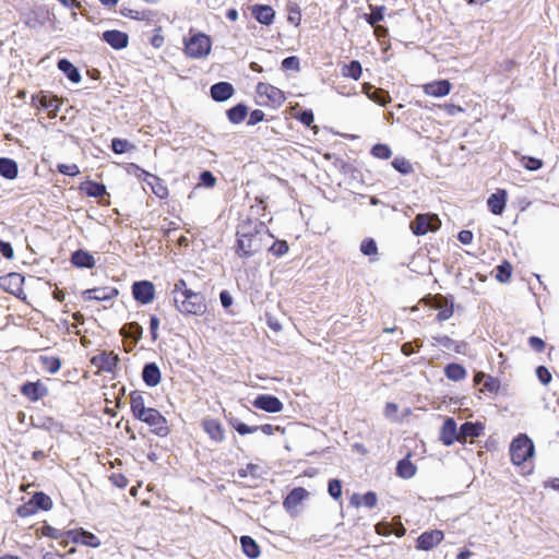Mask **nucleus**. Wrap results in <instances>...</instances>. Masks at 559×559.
Listing matches in <instances>:
<instances>
[{"label": "nucleus", "mask_w": 559, "mask_h": 559, "mask_svg": "<svg viewBox=\"0 0 559 559\" xmlns=\"http://www.w3.org/2000/svg\"><path fill=\"white\" fill-rule=\"evenodd\" d=\"M269 235L265 225L257 219H243L237 227L236 253L240 258H250L264 248Z\"/></svg>", "instance_id": "nucleus-1"}, {"label": "nucleus", "mask_w": 559, "mask_h": 559, "mask_svg": "<svg viewBox=\"0 0 559 559\" xmlns=\"http://www.w3.org/2000/svg\"><path fill=\"white\" fill-rule=\"evenodd\" d=\"M174 302L176 309L186 316H202L206 311L205 298L202 294L193 290L183 296L176 297Z\"/></svg>", "instance_id": "nucleus-2"}, {"label": "nucleus", "mask_w": 559, "mask_h": 559, "mask_svg": "<svg viewBox=\"0 0 559 559\" xmlns=\"http://www.w3.org/2000/svg\"><path fill=\"white\" fill-rule=\"evenodd\" d=\"M211 49V37L204 33L193 34L185 40V52L192 59H202L207 57Z\"/></svg>", "instance_id": "nucleus-3"}, {"label": "nucleus", "mask_w": 559, "mask_h": 559, "mask_svg": "<svg viewBox=\"0 0 559 559\" xmlns=\"http://www.w3.org/2000/svg\"><path fill=\"white\" fill-rule=\"evenodd\" d=\"M511 461L521 465L534 455V443L526 435H519L510 445Z\"/></svg>", "instance_id": "nucleus-4"}, {"label": "nucleus", "mask_w": 559, "mask_h": 559, "mask_svg": "<svg viewBox=\"0 0 559 559\" xmlns=\"http://www.w3.org/2000/svg\"><path fill=\"white\" fill-rule=\"evenodd\" d=\"M441 222L436 214H418L411 223V229L416 236H424L440 228Z\"/></svg>", "instance_id": "nucleus-5"}, {"label": "nucleus", "mask_w": 559, "mask_h": 559, "mask_svg": "<svg viewBox=\"0 0 559 559\" xmlns=\"http://www.w3.org/2000/svg\"><path fill=\"white\" fill-rule=\"evenodd\" d=\"M138 419L147 424L152 431L159 437H166L169 433L166 418L155 408H147Z\"/></svg>", "instance_id": "nucleus-6"}, {"label": "nucleus", "mask_w": 559, "mask_h": 559, "mask_svg": "<svg viewBox=\"0 0 559 559\" xmlns=\"http://www.w3.org/2000/svg\"><path fill=\"white\" fill-rule=\"evenodd\" d=\"M257 93L261 98H266V102H263L266 105L281 106L285 102L284 93L280 88L267 83H259L257 86Z\"/></svg>", "instance_id": "nucleus-7"}, {"label": "nucleus", "mask_w": 559, "mask_h": 559, "mask_svg": "<svg viewBox=\"0 0 559 559\" xmlns=\"http://www.w3.org/2000/svg\"><path fill=\"white\" fill-rule=\"evenodd\" d=\"M132 295L136 301L147 305L155 298V287L150 281L134 282L132 285Z\"/></svg>", "instance_id": "nucleus-8"}, {"label": "nucleus", "mask_w": 559, "mask_h": 559, "mask_svg": "<svg viewBox=\"0 0 559 559\" xmlns=\"http://www.w3.org/2000/svg\"><path fill=\"white\" fill-rule=\"evenodd\" d=\"M67 538L74 544H82L93 548H98L102 545L100 539L95 534L83 528L67 531Z\"/></svg>", "instance_id": "nucleus-9"}, {"label": "nucleus", "mask_w": 559, "mask_h": 559, "mask_svg": "<svg viewBox=\"0 0 559 559\" xmlns=\"http://www.w3.org/2000/svg\"><path fill=\"white\" fill-rule=\"evenodd\" d=\"M119 361L118 355L112 352L99 353L91 359V362L98 368L100 371L112 372Z\"/></svg>", "instance_id": "nucleus-10"}, {"label": "nucleus", "mask_w": 559, "mask_h": 559, "mask_svg": "<svg viewBox=\"0 0 559 559\" xmlns=\"http://www.w3.org/2000/svg\"><path fill=\"white\" fill-rule=\"evenodd\" d=\"M444 534L440 530L424 532L417 538L416 548L419 550H430L442 542Z\"/></svg>", "instance_id": "nucleus-11"}, {"label": "nucleus", "mask_w": 559, "mask_h": 559, "mask_svg": "<svg viewBox=\"0 0 559 559\" xmlns=\"http://www.w3.org/2000/svg\"><path fill=\"white\" fill-rule=\"evenodd\" d=\"M440 440L444 445H451L455 441H461L460 432L453 418L449 417L444 420L440 431Z\"/></svg>", "instance_id": "nucleus-12"}, {"label": "nucleus", "mask_w": 559, "mask_h": 559, "mask_svg": "<svg viewBox=\"0 0 559 559\" xmlns=\"http://www.w3.org/2000/svg\"><path fill=\"white\" fill-rule=\"evenodd\" d=\"M102 39L116 50L123 49L129 44L128 34L117 29L104 32Z\"/></svg>", "instance_id": "nucleus-13"}, {"label": "nucleus", "mask_w": 559, "mask_h": 559, "mask_svg": "<svg viewBox=\"0 0 559 559\" xmlns=\"http://www.w3.org/2000/svg\"><path fill=\"white\" fill-rule=\"evenodd\" d=\"M254 407L267 413H278L283 409V403L273 395L261 394L253 402Z\"/></svg>", "instance_id": "nucleus-14"}, {"label": "nucleus", "mask_w": 559, "mask_h": 559, "mask_svg": "<svg viewBox=\"0 0 559 559\" xmlns=\"http://www.w3.org/2000/svg\"><path fill=\"white\" fill-rule=\"evenodd\" d=\"M117 295L118 290L112 287H98L83 292V298L85 300L105 301L115 298Z\"/></svg>", "instance_id": "nucleus-15"}, {"label": "nucleus", "mask_w": 559, "mask_h": 559, "mask_svg": "<svg viewBox=\"0 0 559 559\" xmlns=\"http://www.w3.org/2000/svg\"><path fill=\"white\" fill-rule=\"evenodd\" d=\"M451 83L448 80H439L423 86L424 93L433 97H443L451 92Z\"/></svg>", "instance_id": "nucleus-16"}, {"label": "nucleus", "mask_w": 559, "mask_h": 559, "mask_svg": "<svg viewBox=\"0 0 559 559\" xmlns=\"http://www.w3.org/2000/svg\"><path fill=\"white\" fill-rule=\"evenodd\" d=\"M506 203H507L506 190H498L496 193H492L487 200V205H488L490 212L495 215H500L503 213Z\"/></svg>", "instance_id": "nucleus-17"}, {"label": "nucleus", "mask_w": 559, "mask_h": 559, "mask_svg": "<svg viewBox=\"0 0 559 559\" xmlns=\"http://www.w3.org/2000/svg\"><path fill=\"white\" fill-rule=\"evenodd\" d=\"M32 100L34 104L38 103V106L48 110L51 117H56L59 110L60 102L56 97H51L45 94L33 96Z\"/></svg>", "instance_id": "nucleus-18"}, {"label": "nucleus", "mask_w": 559, "mask_h": 559, "mask_svg": "<svg viewBox=\"0 0 559 559\" xmlns=\"http://www.w3.org/2000/svg\"><path fill=\"white\" fill-rule=\"evenodd\" d=\"M234 86L228 82H218L211 87V96L216 102H225L234 94Z\"/></svg>", "instance_id": "nucleus-19"}, {"label": "nucleus", "mask_w": 559, "mask_h": 559, "mask_svg": "<svg viewBox=\"0 0 559 559\" xmlns=\"http://www.w3.org/2000/svg\"><path fill=\"white\" fill-rule=\"evenodd\" d=\"M142 379L151 388L159 384L162 374L158 366L155 362L146 364L142 371Z\"/></svg>", "instance_id": "nucleus-20"}, {"label": "nucleus", "mask_w": 559, "mask_h": 559, "mask_svg": "<svg viewBox=\"0 0 559 559\" xmlns=\"http://www.w3.org/2000/svg\"><path fill=\"white\" fill-rule=\"evenodd\" d=\"M203 429L209 435V437L216 441L222 442L225 438L224 429L222 425L216 419H204L202 423Z\"/></svg>", "instance_id": "nucleus-21"}, {"label": "nucleus", "mask_w": 559, "mask_h": 559, "mask_svg": "<svg viewBox=\"0 0 559 559\" xmlns=\"http://www.w3.org/2000/svg\"><path fill=\"white\" fill-rule=\"evenodd\" d=\"M484 425L481 423H464L460 427V442H465L467 438H476L483 433Z\"/></svg>", "instance_id": "nucleus-22"}, {"label": "nucleus", "mask_w": 559, "mask_h": 559, "mask_svg": "<svg viewBox=\"0 0 559 559\" xmlns=\"http://www.w3.org/2000/svg\"><path fill=\"white\" fill-rule=\"evenodd\" d=\"M21 392L29 400L38 401L47 393V390L39 382H26L22 385Z\"/></svg>", "instance_id": "nucleus-23"}, {"label": "nucleus", "mask_w": 559, "mask_h": 559, "mask_svg": "<svg viewBox=\"0 0 559 559\" xmlns=\"http://www.w3.org/2000/svg\"><path fill=\"white\" fill-rule=\"evenodd\" d=\"M364 92L368 96L369 99L379 104L380 106H385L391 102V97L388 92L382 88H373L369 84H365Z\"/></svg>", "instance_id": "nucleus-24"}, {"label": "nucleus", "mask_w": 559, "mask_h": 559, "mask_svg": "<svg viewBox=\"0 0 559 559\" xmlns=\"http://www.w3.org/2000/svg\"><path fill=\"white\" fill-rule=\"evenodd\" d=\"M308 491L302 487L294 488L285 498L283 504L287 510L295 509L304 499L308 497Z\"/></svg>", "instance_id": "nucleus-25"}, {"label": "nucleus", "mask_w": 559, "mask_h": 559, "mask_svg": "<svg viewBox=\"0 0 559 559\" xmlns=\"http://www.w3.org/2000/svg\"><path fill=\"white\" fill-rule=\"evenodd\" d=\"M252 14L258 22L261 24L270 25L273 22L275 12L269 5H253Z\"/></svg>", "instance_id": "nucleus-26"}, {"label": "nucleus", "mask_w": 559, "mask_h": 559, "mask_svg": "<svg viewBox=\"0 0 559 559\" xmlns=\"http://www.w3.org/2000/svg\"><path fill=\"white\" fill-rule=\"evenodd\" d=\"M19 174L17 164L15 160L7 157L0 158V175L5 179H15Z\"/></svg>", "instance_id": "nucleus-27"}, {"label": "nucleus", "mask_w": 559, "mask_h": 559, "mask_svg": "<svg viewBox=\"0 0 559 559\" xmlns=\"http://www.w3.org/2000/svg\"><path fill=\"white\" fill-rule=\"evenodd\" d=\"M71 261L78 267H93L95 265L94 257L83 250L73 252Z\"/></svg>", "instance_id": "nucleus-28"}, {"label": "nucleus", "mask_w": 559, "mask_h": 559, "mask_svg": "<svg viewBox=\"0 0 559 559\" xmlns=\"http://www.w3.org/2000/svg\"><path fill=\"white\" fill-rule=\"evenodd\" d=\"M130 405L132 414L135 418L141 417V415H143L148 408L144 404V397L142 394L136 391L130 394Z\"/></svg>", "instance_id": "nucleus-29"}, {"label": "nucleus", "mask_w": 559, "mask_h": 559, "mask_svg": "<svg viewBox=\"0 0 559 559\" xmlns=\"http://www.w3.org/2000/svg\"><path fill=\"white\" fill-rule=\"evenodd\" d=\"M242 551L250 559H255L260 556V548L255 540L250 536H242L240 538Z\"/></svg>", "instance_id": "nucleus-30"}, {"label": "nucleus", "mask_w": 559, "mask_h": 559, "mask_svg": "<svg viewBox=\"0 0 559 559\" xmlns=\"http://www.w3.org/2000/svg\"><path fill=\"white\" fill-rule=\"evenodd\" d=\"M58 68L62 71L67 78L73 82L79 83L81 81V74L79 70L67 59H61L58 62Z\"/></svg>", "instance_id": "nucleus-31"}, {"label": "nucleus", "mask_w": 559, "mask_h": 559, "mask_svg": "<svg viewBox=\"0 0 559 559\" xmlns=\"http://www.w3.org/2000/svg\"><path fill=\"white\" fill-rule=\"evenodd\" d=\"M80 190L93 198H100L106 194V187L104 185L90 180L81 183Z\"/></svg>", "instance_id": "nucleus-32"}, {"label": "nucleus", "mask_w": 559, "mask_h": 559, "mask_svg": "<svg viewBox=\"0 0 559 559\" xmlns=\"http://www.w3.org/2000/svg\"><path fill=\"white\" fill-rule=\"evenodd\" d=\"M433 307L439 310L437 314L438 321H445L453 316V305H449L443 298L436 299Z\"/></svg>", "instance_id": "nucleus-33"}, {"label": "nucleus", "mask_w": 559, "mask_h": 559, "mask_svg": "<svg viewBox=\"0 0 559 559\" xmlns=\"http://www.w3.org/2000/svg\"><path fill=\"white\" fill-rule=\"evenodd\" d=\"M416 473V466L408 460L403 459L399 461L396 466V474L405 479L412 478Z\"/></svg>", "instance_id": "nucleus-34"}, {"label": "nucleus", "mask_w": 559, "mask_h": 559, "mask_svg": "<svg viewBox=\"0 0 559 559\" xmlns=\"http://www.w3.org/2000/svg\"><path fill=\"white\" fill-rule=\"evenodd\" d=\"M444 373L452 381H460L466 377V370L459 364H450L445 367Z\"/></svg>", "instance_id": "nucleus-35"}, {"label": "nucleus", "mask_w": 559, "mask_h": 559, "mask_svg": "<svg viewBox=\"0 0 559 559\" xmlns=\"http://www.w3.org/2000/svg\"><path fill=\"white\" fill-rule=\"evenodd\" d=\"M31 504H33L36 510L41 509L47 511L51 509L52 501L50 497H48L44 492H36L31 499Z\"/></svg>", "instance_id": "nucleus-36"}, {"label": "nucleus", "mask_w": 559, "mask_h": 559, "mask_svg": "<svg viewBox=\"0 0 559 559\" xmlns=\"http://www.w3.org/2000/svg\"><path fill=\"white\" fill-rule=\"evenodd\" d=\"M248 109L245 105H237L229 110H227V117L233 123H240L245 120L247 116Z\"/></svg>", "instance_id": "nucleus-37"}, {"label": "nucleus", "mask_w": 559, "mask_h": 559, "mask_svg": "<svg viewBox=\"0 0 559 559\" xmlns=\"http://www.w3.org/2000/svg\"><path fill=\"white\" fill-rule=\"evenodd\" d=\"M41 367L49 373H56L61 367V361L55 356H40L39 358Z\"/></svg>", "instance_id": "nucleus-38"}, {"label": "nucleus", "mask_w": 559, "mask_h": 559, "mask_svg": "<svg viewBox=\"0 0 559 559\" xmlns=\"http://www.w3.org/2000/svg\"><path fill=\"white\" fill-rule=\"evenodd\" d=\"M371 13L365 15V20L367 23H369L371 26H376L379 22L383 21L384 19V7H373L370 5Z\"/></svg>", "instance_id": "nucleus-39"}, {"label": "nucleus", "mask_w": 559, "mask_h": 559, "mask_svg": "<svg viewBox=\"0 0 559 559\" xmlns=\"http://www.w3.org/2000/svg\"><path fill=\"white\" fill-rule=\"evenodd\" d=\"M41 534L53 539H60L61 544L67 545L69 539L67 538V532H61L50 525H44L41 527Z\"/></svg>", "instance_id": "nucleus-40"}, {"label": "nucleus", "mask_w": 559, "mask_h": 559, "mask_svg": "<svg viewBox=\"0 0 559 559\" xmlns=\"http://www.w3.org/2000/svg\"><path fill=\"white\" fill-rule=\"evenodd\" d=\"M148 185L152 187V191L157 198L166 199L168 197V189L159 178L152 176V181H150Z\"/></svg>", "instance_id": "nucleus-41"}, {"label": "nucleus", "mask_w": 559, "mask_h": 559, "mask_svg": "<svg viewBox=\"0 0 559 559\" xmlns=\"http://www.w3.org/2000/svg\"><path fill=\"white\" fill-rule=\"evenodd\" d=\"M360 251L362 254L368 257H376L378 254V246L372 238H366L360 243ZM370 261L374 259L370 258Z\"/></svg>", "instance_id": "nucleus-42"}, {"label": "nucleus", "mask_w": 559, "mask_h": 559, "mask_svg": "<svg viewBox=\"0 0 559 559\" xmlns=\"http://www.w3.org/2000/svg\"><path fill=\"white\" fill-rule=\"evenodd\" d=\"M342 71L344 76L358 80L361 76L362 69L358 61L353 60L349 64L345 66Z\"/></svg>", "instance_id": "nucleus-43"}, {"label": "nucleus", "mask_w": 559, "mask_h": 559, "mask_svg": "<svg viewBox=\"0 0 559 559\" xmlns=\"http://www.w3.org/2000/svg\"><path fill=\"white\" fill-rule=\"evenodd\" d=\"M392 166L394 167L395 170L403 175H408L413 171L412 164L404 157L394 158V160L392 162Z\"/></svg>", "instance_id": "nucleus-44"}, {"label": "nucleus", "mask_w": 559, "mask_h": 559, "mask_svg": "<svg viewBox=\"0 0 559 559\" xmlns=\"http://www.w3.org/2000/svg\"><path fill=\"white\" fill-rule=\"evenodd\" d=\"M371 154L380 159H389L392 155V151L386 144H376L371 148Z\"/></svg>", "instance_id": "nucleus-45"}, {"label": "nucleus", "mask_w": 559, "mask_h": 559, "mask_svg": "<svg viewBox=\"0 0 559 559\" xmlns=\"http://www.w3.org/2000/svg\"><path fill=\"white\" fill-rule=\"evenodd\" d=\"M133 147L134 146L128 140L116 138L111 141V148L117 154L126 153Z\"/></svg>", "instance_id": "nucleus-46"}, {"label": "nucleus", "mask_w": 559, "mask_h": 559, "mask_svg": "<svg viewBox=\"0 0 559 559\" xmlns=\"http://www.w3.org/2000/svg\"><path fill=\"white\" fill-rule=\"evenodd\" d=\"M511 272H512L511 264L508 262H504L497 267L496 278L501 283L508 282L511 276Z\"/></svg>", "instance_id": "nucleus-47"}, {"label": "nucleus", "mask_w": 559, "mask_h": 559, "mask_svg": "<svg viewBox=\"0 0 559 559\" xmlns=\"http://www.w3.org/2000/svg\"><path fill=\"white\" fill-rule=\"evenodd\" d=\"M288 249H289L288 245L285 240H277V241L273 242V245L270 247V251L275 257L284 255L285 253H287Z\"/></svg>", "instance_id": "nucleus-48"}, {"label": "nucleus", "mask_w": 559, "mask_h": 559, "mask_svg": "<svg viewBox=\"0 0 559 559\" xmlns=\"http://www.w3.org/2000/svg\"><path fill=\"white\" fill-rule=\"evenodd\" d=\"M328 491L333 499H335V500L340 499L342 496L341 481L338 479H331L329 481Z\"/></svg>", "instance_id": "nucleus-49"}, {"label": "nucleus", "mask_w": 559, "mask_h": 559, "mask_svg": "<svg viewBox=\"0 0 559 559\" xmlns=\"http://www.w3.org/2000/svg\"><path fill=\"white\" fill-rule=\"evenodd\" d=\"M522 165L527 170H537L543 166V162L539 158L524 156L522 158Z\"/></svg>", "instance_id": "nucleus-50"}, {"label": "nucleus", "mask_w": 559, "mask_h": 559, "mask_svg": "<svg viewBox=\"0 0 559 559\" xmlns=\"http://www.w3.org/2000/svg\"><path fill=\"white\" fill-rule=\"evenodd\" d=\"M58 171L62 175L71 177H74L80 174V169L76 164H59Z\"/></svg>", "instance_id": "nucleus-51"}, {"label": "nucleus", "mask_w": 559, "mask_h": 559, "mask_svg": "<svg viewBox=\"0 0 559 559\" xmlns=\"http://www.w3.org/2000/svg\"><path fill=\"white\" fill-rule=\"evenodd\" d=\"M192 289L188 288L187 287V283L185 280H178L175 285H174V289H173V294H174V299L178 296H183L186 294H188L189 292H191Z\"/></svg>", "instance_id": "nucleus-52"}, {"label": "nucleus", "mask_w": 559, "mask_h": 559, "mask_svg": "<svg viewBox=\"0 0 559 559\" xmlns=\"http://www.w3.org/2000/svg\"><path fill=\"white\" fill-rule=\"evenodd\" d=\"M282 67L286 70H299V59L296 56L287 57L282 61Z\"/></svg>", "instance_id": "nucleus-53"}, {"label": "nucleus", "mask_w": 559, "mask_h": 559, "mask_svg": "<svg viewBox=\"0 0 559 559\" xmlns=\"http://www.w3.org/2000/svg\"><path fill=\"white\" fill-rule=\"evenodd\" d=\"M378 502V497L374 491H368L365 495H362V506L371 509L376 507Z\"/></svg>", "instance_id": "nucleus-54"}, {"label": "nucleus", "mask_w": 559, "mask_h": 559, "mask_svg": "<svg viewBox=\"0 0 559 559\" xmlns=\"http://www.w3.org/2000/svg\"><path fill=\"white\" fill-rule=\"evenodd\" d=\"M536 376L543 384H548L551 381V374L549 370L544 366H539L536 369Z\"/></svg>", "instance_id": "nucleus-55"}, {"label": "nucleus", "mask_w": 559, "mask_h": 559, "mask_svg": "<svg viewBox=\"0 0 559 559\" xmlns=\"http://www.w3.org/2000/svg\"><path fill=\"white\" fill-rule=\"evenodd\" d=\"M498 388V381L490 376H486L481 391L495 392Z\"/></svg>", "instance_id": "nucleus-56"}, {"label": "nucleus", "mask_w": 559, "mask_h": 559, "mask_svg": "<svg viewBox=\"0 0 559 559\" xmlns=\"http://www.w3.org/2000/svg\"><path fill=\"white\" fill-rule=\"evenodd\" d=\"M399 412V406L395 403L389 402L384 407V416L389 419H395Z\"/></svg>", "instance_id": "nucleus-57"}, {"label": "nucleus", "mask_w": 559, "mask_h": 559, "mask_svg": "<svg viewBox=\"0 0 559 559\" xmlns=\"http://www.w3.org/2000/svg\"><path fill=\"white\" fill-rule=\"evenodd\" d=\"M234 428L240 435L253 433L258 431V426H248L243 423H237L236 425H234Z\"/></svg>", "instance_id": "nucleus-58"}, {"label": "nucleus", "mask_w": 559, "mask_h": 559, "mask_svg": "<svg viewBox=\"0 0 559 559\" xmlns=\"http://www.w3.org/2000/svg\"><path fill=\"white\" fill-rule=\"evenodd\" d=\"M528 345L531 346L532 349L538 353L543 352L545 348V342L537 336H531L528 338Z\"/></svg>", "instance_id": "nucleus-59"}, {"label": "nucleus", "mask_w": 559, "mask_h": 559, "mask_svg": "<svg viewBox=\"0 0 559 559\" xmlns=\"http://www.w3.org/2000/svg\"><path fill=\"white\" fill-rule=\"evenodd\" d=\"M200 179L205 187H213L216 182L215 177L209 170L201 173Z\"/></svg>", "instance_id": "nucleus-60"}, {"label": "nucleus", "mask_w": 559, "mask_h": 559, "mask_svg": "<svg viewBox=\"0 0 559 559\" xmlns=\"http://www.w3.org/2000/svg\"><path fill=\"white\" fill-rule=\"evenodd\" d=\"M121 14L123 16H127V17H130L133 20H139V21L144 20V17H145V14L143 12L132 10V9H123V10H121Z\"/></svg>", "instance_id": "nucleus-61"}, {"label": "nucleus", "mask_w": 559, "mask_h": 559, "mask_svg": "<svg viewBox=\"0 0 559 559\" xmlns=\"http://www.w3.org/2000/svg\"><path fill=\"white\" fill-rule=\"evenodd\" d=\"M36 512V509L34 508L33 504L27 503V504H23V506H20L17 508V514L22 518H26L31 514H34Z\"/></svg>", "instance_id": "nucleus-62"}, {"label": "nucleus", "mask_w": 559, "mask_h": 559, "mask_svg": "<svg viewBox=\"0 0 559 559\" xmlns=\"http://www.w3.org/2000/svg\"><path fill=\"white\" fill-rule=\"evenodd\" d=\"M158 328H159V319L155 316L151 317L150 320V330L153 341H156L158 338Z\"/></svg>", "instance_id": "nucleus-63"}, {"label": "nucleus", "mask_w": 559, "mask_h": 559, "mask_svg": "<svg viewBox=\"0 0 559 559\" xmlns=\"http://www.w3.org/2000/svg\"><path fill=\"white\" fill-rule=\"evenodd\" d=\"M257 471H258V465H254V464H248L245 468H240L238 471V475L239 477L241 478H245L247 477L248 475H253L255 476L257 475Z\"/></svg>", "instance_id": "nucleus-64"}]
</instances>
